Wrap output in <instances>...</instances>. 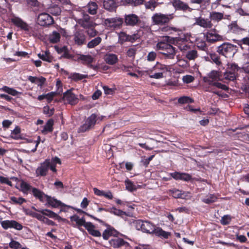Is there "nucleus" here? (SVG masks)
Here are the masks:
<instances>
[{
	"instance_id": "c03bdc74",
	"label": "nucleus",
	"mask_w": 249,
	"mask_h": 249,
	"mask_svg": "<svg viewBox=\"0 0 249 249\" xmlns=\"http://www.w3.org/2000/svg\"><path fill=\"white\" fill-rule=\"evenodd\" d=\"M109 209L111 210V211L109 212V213H112L114 215L120 216L121 217H123L124 215H127L126 212H124L122 210L117 209L114 207L110 208Z\"/></svg>"
},
{
	"instance_id": "7ed1b4c3",
	"label": "nucleus",
	"mask_w": 249,
	"mask_h": 249,
	"mask_svg": "<svg viewBox=\"0 0 249 249\" xmlns=\"http://www.w3.org/2000/svg\"><path fill=\"white\" fill-rule=\"evenodd\" d=\"M77 23L81 27L85 29H88V34L91 36H94L96 35L97 32L94 29L95 23L91 20V17L88 14H84L82 18L78 19Z\"/></svg>"
},
{
	"instance_id": "7c9ffc66",
	"label": "nucleus",
	"mask_w": 249,
	"mask_h": 249,
	"mask_svg": "<svg viewBox=\"0 0 249 249\" xmlns=\"http://www.w3.org/2000/svg\"><path fill=\"white\" fill-rule=\"evenodd\" d=\"M53 120L52 119L47 121L46 124L44 125L41 133L43 134H47L48 133L52 132L53 131Z\"/></svg>"
},
{
	"instance_id": "f3484780",
	"label": "nucleus",
	"mask_w": 249,
	"mask_h": 249,
	"mask_svg": "<svg viewBox=\"0 0 249 249\" xmlns=\"http://www.w3.org/2000/svg\"><path fill=\"white\" fill-rule=\"evenodd\" d=\"M18 189V187H16ZM18 190L22 192L24 194L27 195L29 192H31L33 195L35 197V190H40L39 189L32 187L30 184L28 183L23 180H20V188Z\"/></svg>"
},
{
	"instance_id": "4d7b16f0",
	"label": "nucleus",
	"mask_w": 249,
	"mask_h": 249,
	"mask_svg": "<svg viewBox=\"0 0 249 249\" xmlns=\"http://www.w3.org/2000/svg\"><path fill=\"white\" fill-rule=\"evenodd\" d=\"M230 32L232 33H237L239 31V27L236 22H232L228 26Z\"/></svg>"
},
{
	"instance_id": "473e14b6",
	"label": "nucleus",
	"mask_w": 249,
	"mask_h": 249,
	"mask_svg": "<svg viewBox=\"0 0 249 249\" xmlns=\"http://www.w3.org/2000/svg\"><path fill=\"white\" fill-rule=\"evenodd\" d=\"M170 192L172 193V196L175 198H180L182 199H185L189 196L188 192H182L179 190H173Z\"/></svg>"
},
{
	"instance_id": "a19ab883",
	"label": "nucleus",
	"mask_w": 249,
	"mask_h": 249,
	"mask_svg": "<svg viewBox=\"0 0 249 249\" xmlns=\"http://www.w3.org/2000/svg\"><path fill=\"white\" fill-rule=\"evenodd\" d=\"M60 35L56 31H53L49 37L50 41L53 43H56L59 41Z\"/></svg>"
},
{
	"instance_id": "3c124183",
	"label": "nucleus",
	"mask_w": 249,
	"mask_h": 249,
	"mask_svg": "<svg viewBox=\"0 0 249 249\" xmlns=\"http://www.w3.org/2000/svg\"><path fill=\"white\" fill-rule=\"evenodd\" d=\"M193 102H194V100L188 96H182L178 99V103L180 104L192 103Z\"/></svg>"
},
{
	"instance_id": "cd10ccee",
	"label": "nucleus",
	"mask_w": 249,
	"mask_h": 249,
	"mask_svg": "<svg viewBox=\"0 0 249 249\" xmlns=\"http://www.w3.org/2000/svg\"><path fill=\"white\" fill-rule=\"evenodd\" d=\"M95 226L91 222L87 225L86 230L89 233L94 237H101V233L99 231L95 229Z\"/></svg>"
},
{
	"instance_id": "0eeeda50",
	"label": "nucleus",
	"mask_w": 249,
	"mask_h": 249,
	"mask_svg": "<svg viewBox=\"0 0 249 249\" xmlns=\"http://www.w3.org/2000/svg\"><path fill=\"white\" fill-rule=\"evenodd\" d=\"M109 244L111 247L115 249H120L122 247L126 249L130 248L129 244L124 239L118 237V235L112 238L109 241Z\"/></svg>"
},
{
	"instance_id": "4c0bfd02",
	"label": "nucleus",
	"mask_w": 249,
	"mask_h": 249,
	"mask_svg": "<svg viewBox=\"0 0 249 249\" xmlns=\"http://www.w3.org/2000/svg\"><path fill=\"white\" fill-rule=\"evenodd\" d=\"M20 128L19 126H17L11 132V138L15 140L21 139V137L20 136Z\"/></svg>"
},
{
	"instance_id": "39448f33",
	"label": "nucleus",
	"mask_w": 249,
	"mask_h": 249,
	"mask_svg": "<svg viewBox=\"0 0 249 249\" xmlns=\"http://www.w3.org/2000/svg\"><path fill=\"white\" fill-rule=\"evenodd\" d=\"M157 49L162 50L160 53L168 58H173L176 54L175 48L166 42L159 41L157 44Z\"/></svg>"
},
{
	"instance_id": "58836bf2",
	"label": "nucleus",
	"mask_w": 249,
	"mask_h": 249,
	"mask_svg": "<svg viewBox=\"0 0 249 249\" xmlns=\"http://www.w3.org/2000/svg\"><path fill=\"white\" fill-rule=\"evenodd\" d=\"M10 199L9 202L13 204L21 205L26 202V200L22 197L17 198L15 196H12L10 198Z\"/></svg>"
},
{
	"instance_id": "9d476101",
	"label": "nucleus",
	"mask_w": 249,
	"mask_h": 249,
	"mask_svg": "<svg viewBox=\"0 0 249 249\" xmlns=\"http://www.w3.org/2000/svg\"><path fill=\"white\" fill-rule=\"evenodd\" d=\"M140 22L139 17L135 14H125L124 16V23L126 26L134 27Z\"/></svg>"
},
{
	"instance_id": "09e8293b",
	"label": "nucleus",
	"mask_w": 249,
	"mask_h": 249,
	"mask_svg": "<svg viewBox=\"0 0 249 249\" xmlns=\"http://www.w3.org/2000/svg\"><path fill=\"white\" fill-rule=\"evenodd\" d=\"M217 197L214 195H210L206 196V198L202 199V201L206 204H211L216 201Z\"/></svg>"
},
{
	"instance_id": "72a5a7b5",
	"label": "nucleus",
	"mask_w": 249,
	"mask_h": 249,
	"mask_svg": "<svg viewBox=\"0 0 249 249\" xmlns=\"http://www.w3.org/2000/svg\"><path fill=\"white\" fill-rule=\"evenodd\" d=\"M177 45L181 51H186L188 46L186 44V40L184 38H178L176 40Z\"/></svg>"
},
{
	"instance_id": "f03ea898",
	"label": "nucleus",
	"mask_w": 249,
	"mask_h": 249,
	"mask_svg": "<svg viewBox=\"0 0 249 249\" xmlns=\"http://www.w3.org/2000/svg\"><path fill=\"white\" fill-rule=\"evenodd\" d=\"M88 216L91 218L98 221L103 226L107 227V229L104 230L103 232L102 237L104 240H107L111 236L114 237L116 235H119L120 233L114 227L106 223L102 220L94 216L93 215H88Z\"/></svg>"
},
{
	"instance_id": "1a4fd4ad",
	"label": "nucleus",
	"mask_w": 249,
	"mask_h": 249,
	"mask_svg": "<svg viewBox=\"0 0 249 249\" xmlns=\"http://www.w3.org/2000/svg\"><path fill=\"white\" fill-rule=\"evenodd\" d=\"M11 21L15 26L26 33H29L31 29V27L26 22L19 17H13L11 18Z\"/></svg>"
},
{
	"instance_id": "a878e982",
	"label": "nucleus",
	"mask_w": 249,
	"mask_h": 249,
	"mask_svg": "<svg viewBox=\"0 0 249 249\" xmlns=\"http://www.w3.org/2000/svg\"><path fill=\"white\" fill-rule=\"evenodd\" d=\"M70 218L71 221L75 222L77 226H84L86 229L87 225L91 223L90 222H86L85 219L84 217L80 218L76 214L71 216Z\"/></svg>"
},
{
	"instance_id": "a211bd4d",
	"label": "nucleus",
	"mask_w": 249,
	"mask_h": 249,
	"mask_svg": "<svg viewBox=\"0 0 249 249\" xmlns=\"http://www.w3.org/2000/svg\"><path fill=\"white\" fill-rule=\"evenodd\" d=\"M205 37L206 40L210 43H214L223 40V36L216 33L215 29L207 32L206 33Z\"/></svg>"
},
{
	"instance_id": "052dcab7",
	"label": "nucleus",
	"mask_w": 249,
	"mask_h": 249,
	"mask_svg": "<svg viewBox=\"0 0 249 249\" xmlns=\"http://www.w3.org/2000/svg\"><path fill=\"white\" fill-rule=\"evenodd\" d=\"M9 247L11 249H18L21 248V245L18 242L12 240L9 243Z\"/></svg>"
},
{
	"instance_id": "13d9d810",
	"label": "nucleus",
	"mask_w": 249,
	"mask_h": 249,
	"mask_svg": "<svg viewBox=\"0 0 249 249\" xmlns=\"http://www.w3.org/2000/svg\"><path fill=\"white\" fill-rule=\"evenodd\" d=\"M210 56L211 60L217 65H220L221 64L220 58L216 54L211 53Z\"/></svg>"
},
{
	"instance_id": "5fc2aeb1",
	"label": "nucleus",
	"mask_w": 249,
	"mask_h": 249,
	"mask_svg": "<svg viewBox=\"0 0 249 249\" xmlns=\"http://www.w3.org/2000/svg\"><path fill=\"white\" fill-rule=\"evenodd\" d=\"M29 214L32 217L36 218L37 219H38V220L42 221V222H43V221L45 219V217L44 216V215H43L41 213H35V212H31Z\"/></svg>"
},
{
	"instance_id": "423d86ee",
	"label": "nucleus",
	"mask_w": 249,
	"mask_h": 249,
	"mask_svg": "<svg viewBox=\"0 0 249 249\" xmlns=\"http://www.w3.org/2000/svg\"><path fill=\"white\" fill-rule=\"evenodd\" d=\"M136 228L138 230L143 232L151 233L156 232L155 226L149 221L138 220L136 221Z\"/></svg>"
},
{
	"instance_id": "f8f14e48",
	"label": "nucleus",
	"mask_w": 249,
	"mask_h": 249,
	"mask_svg": "<svg viewBox=\"0 0 249 249\" xmlns=\"http://www.w3.org/2000/svg\"><path fill=\"white\" fill-rule=\"evenodd\" d=\"M49 165H50V160L49 159H46L43 162L41 163L40 166L36 169V176H46L49 169Z\"/></svg>"
},
{
	"instance_id": "e2e57ef3",
	"label": "nucleus",
	"mask_w": 249,
	"mask_h": 249,
	"mask_svg": "<svg viewBox=\"0 0 249 249\" xmlns=\"http://www.w3.org/2000/svg\"><path fill=\"white\" fill-rule=\"evenodd\" d=\"M0 182L2 184H6L10 186H12V183L7 178L0 176Z\"/></svg>"
},
{
	"instance_id": "680f3d73",
	"label": "nucleus",
	"mask_w": 249,
	"mask_h": 249,
	"mask_svg": "<svg viewBox=\"0 0 249 249\" xmlns=\"http://www.w3.org/2000/svg\"><path fill=\"white\" fill-rule=\"evenodd\" d=\"M145 75H148L151 78H156V71L154 70L149 69L143 71Z\"/></svg>"
},
{
	"instance_id": "f704fd0d",
	"label": "nucleus",
	"mask_w": 249,
	"mask_h": 249,
	"mask_svg": "<svg viewBox=\"0 0 249 249\" xmlns=\"http://www.w3.org/2000/svg\"><path fill=\"white\" fill-rule=\"evenodd\" d=\"M224 15L222 13L213 11L210 13L209 18L212 20L219 21L223 18Z\"/></svg>"
},
{
	"instance_id": "de8ad7c7",
	"label": "nucleus",
	"mask_w": 249,
	"mask_h": 249,
	"mask_svg": "<svg viewBox=\"0 0 249 249\" xmlns=\"http://www.w3.org/2000/svg\"><path fill=\"white\" fill-rule=\"evenodd\" d=\"M88 77L87 75L81 74L78 73H74L71 74L70 78L73 81L76 82L86 78Z\"/></svg>"
},
{
	"instance_id": "6ab92c4d",
	"label": "nucleus",
	"mask_w": 249,
	"mask_h": 249,
	"mask_svg": "<svg viewBox=\"0 0 249 249\" xmlns=\"http://www.w3.org/2000/svg\"><path fill=\"white\" fill-rule=\"evenodd\" d=\"M195 22L194 25H198L201 27L206 29H211L213 27V24L211 20L199 17L195 18Z\"/></svg>"
},
{
	"instance_id": "69168bd1",
	"label": "nucleus",
	"mask_w": 249,
	"mask_h": 249,
	"mask_svg": "<svg viewBox=\"0 0 249 249\" xmlns=\"http://www.w3.org/2000/svg\"><path fill=\"white\" fill-rule=\"evenodd\" d=\"M43 112L45 114H49V116L52 115L54 112V108L50 109L48 106H45L43 107Z\"/></svg>"
},
{
	"instance_id": "864d4df0",
	"label": "nucleus",
	"mask_w": 249,
	"mask_h": 249,
	"mask_svg": "<svg viewBox=\"0 0 249 249\" xmlns=\"http://www.w3.org/2000/svg\"><path fill=\"white\" fill-rule=\"evenodd\" d=\"M144 4L146 9L154 11L156 8V0H151L148 2H146Z\"/></svg>"
},
{
	"instance_id": "49530a36",
	"label": "nucleus",
	"mask_w": 249,
	"mask_h": 249,
	"mask_svg": "<svg viewBox=\"0 0 249 249\" xmlns=\"http://www.w3.org/2000/svg\"><path fill=\"white\" fill-rule=\"evenodd\" d=\"M208 77L214 81L220 80L219 72L217 71H212L208 75Z\"/></svg>"
},
{
	"instance_id": "6e6552de",
	"label": "nucleus",
	"mask_w": 249,
	"mask_h": 249,
	"mask_svg": "<svg viewBox=\"0 0 249 249\" xmlns=\"http://www.w3.org/2000/svg\"><path fill=\"white\" fill-rule=\"evenodd\" d=\"M97 115L95 114H92L85 121V123L78 129L79 132H85L93 128L96 124L97 121Z\"/></svg>"
},
{
	"instance_id": "6e6d98bb",
	"label": "nucleus",
	"mask_w": 249,
	"mask_h": 249,
	"mask_svg": "<svg viewBox=\"0 0 249 249\" xmlns=\"http://www.w3.org/2000/svg\"><path fill=\"white\" fill-rule=\"evenodd\" d=\"M231 217L229 215H225L223 216L220 222L223 225H226L229 224L230 222L231 221Z\"/></svg>"
},
{
	"instance_id": "4468645a",
	"label": "nucleus",
	"mask_w": 249,
	"mask_h": 249,
	"mask_svg": "<svg viewBox=\"0 0 249 249\" xmlns=\"http://www.w3.org/2000/svg\"><path fill=\"white\" fill-rule=\"evenodd\" d=\"M71 89L67 90L63 93V99L71 106L76 105L79 101L77 97L72 92Z\"/></svg>"
},
{
	"instance_id": "37998d69",
	"label": "nucleus",
	"mask_w": 249,
	"mask_h": 249,
	"mask_svg": "<svg viewBox=\"0 0 249 249\" xmlns=\"http://www.w3.org/2000/svg\"><path fill=\"white\" fill-rule=\"evenodd\" d=\"M125 188L128 191L132 192L137 190V187L133 183L128 179H127L124 181Z\"/></svg>"
},
{
	"instance_id": "20e7f679",
	"label": "nucleus",
	"mask_w": 249,
	"mask_h": 249,
	"mask_svg": "<svg viewBox=\"0 0 249 249\" xmlns=\"http://www.w3.org/2000/svg\"><path fill=\"white\" fill-rule=\"evenodd\" d=\"M236 46L228 43H224L218 46L217 52L226 57H231L237 52Z\"/></svg>"
},
{
	"instance_id": "aec40b11",
	"label": "nucleus",
	"mask_w": 249,
	"mask_h": 249,
	"mask_svg": "<svg viewBox=\"0 0 249 249\" xmlns=\"http://www.w3.org/2000/svg\"><path fill=\"white\" fill-rule=\"evenodd\" d=\"M231 71H229L225 73V78L230 81H234L236 79L237 72L239 68L236 64H233L231 65Z\"/></svg>"
},
{
	"instance_id": "f257e3e1",
	"label": "nucleus",
	"mask_w": 249,
	"mask_h": 249,
	"mask_svg": "<svg viewBox=\"0 0 249 249\" xmlns=\"http://www.w3.org/2000/svg\"><path fill=\"white\" fill-rule=\"evenodd\" d=\"M35 191L36 192H34L35 197L42 203L47 201L46 205L47 206H51L53 208H58L60 207L61 208L66 207H69L60 200L45 194L41 190H35Z\"/></svg>"
},
{
	"instance_id": "a18cd8bd",
	"label": "nucleus",
	"mask_w": 249,
	"mask_h": 249,
	"mask_svg": "<svg viewBox=\"0 0 249 249\" xmlns=\"http://www.w3.org/2000/svg\"><path fill=\"white\" fill-rule=\"evenodd\" d=\"M128 35L124 32H121L119 34V42L123 44L125 42H128Z\"/></svg>"
},
{
	"instance_id": "ddd939ff",
	"label": "nucleus",
	"mask_w": 249,
	"mask_h": 249,
	"mask_svg": "<svg viewBox=\"0 0 249 249\" xmlns=\"http://www.w3.org/2000/svg\"><path fill=\"white\" fill-rule=\"evenodd\" d=\"M37 21L38 24L42 26H47L53 23V19L52 16L46 13L39 15Z\"/></svg>"
},
{
	"instance_id": "b1692460",
	"label": "nucleus",
	"mask_w": 249,
	"mask_h": 249,
	"mask_svg": "<svg viewBox=\"0 0 249 249\" xmlns=\"http://www.w3.org/2000/svg\"><path fill=\"white\" fill-rule=\"evenodd\" d=\"M85 8L89 14L95 15L97 13L98 5L96 2L90 1L87 4Z\"/></svg>"
},
{
	"instance_id": "0e129e2a",
	"label": "nucleus",
	"mask_w": 249,
	"mask_h": 249,
	"mask_svg": "<svg viewBox=\"0 0 249 249\" xmlns=\"http://www.w3.org/2000/svg\"><path fill=\"white\" fill-rule=\"evenodd\" d=\"M46 81V79L44 77L41 76L40 77H37L36 84L37 85L38 87L42 88L45 84Z\"/></svg>"
},
{
	"instance_id": "8fccbe9b",
	"label": "nucleus",
	"mask_w": 249,
	"mask_h": 249,
	"mask_svg": "<svg viewBox=\"0 0 249 249\" xmlns=\"http://www.w3.org/2000/svg\"><path fill=\"white\" fill-rule=\"evenodd\" d=\"M186 57L189 60H194L197 57V53L196 50H191L187 52Z\"/></svg>"
},
{
	"instance_id": "603ef678",
	"label": "nucleus",
	"mask_w": 249,
	"mask_h": 249,
	"mask_svg": "<svg viewBox=\"0 0 249 249\" xmlns=\"http://www.w3.org/2000/svg\"><path fill=\"white\" fill-rule=\"evenodd\" d=\"M137 49L134 47L130 48L126 52V55L128 57L134 59L136 54Z\"/></svg>"
},
{
	"instance_id": "5701e85b",
	"label": "nucleus",
	"mask_w": 249,
	"mask_h": 249,
	"mask_svg": "<svg viewBox=\"0 0 249 249\" xmlns=\"http://www.w3.org/2000/svg\"><path fill=\"white\" fill-rule=\"evenodd\" d=\"M35 210L38 212L41 213L44 215L47 216L50 218H54L55 219L58 220L59 221L62 220L63 219L59 215H58L57 213H55L52 211H51L48 209H43V210H37L34 208Z\"/></svg>"
},
{
	"instance_id": "412c9836",
	"label": "nucleus",
	"mask_w": 249,
	"mask_h": 249,
	"mask_svg": "<svg viewBox=\"0 0 249 249\" xmlns=\"http://www.w3.org/2000/svg\"><path fill=\"white\" fill-rule=\"evenodd\" d=\"M168 73L166 66L157 62V79L166 77Z\"/></svg>"
},
{
	"instance_id": "79ce46f5",
	"label": "nucleus",
	"mask_w": 249,
	"mask_h": 249,
	"mask_svg": "<svg viewBox=\"0 0 249 249\" xmlns=\"http://www.w3.org/2000/svg\"><path fill=\"white\" fill-rule=\"evenodd\" d=\"M102 41V38L98 36L93 39H92L91 41H90L87 45V47L89 48H93L99 45Z\"/></svg>"
},
{
	"instance_id": "2eb2a0df",
	"label": "nucleus",
	"mask_w": 249,
	"mask_h": 249,
	"mask_svg": "<svg viewBox=\"0 0 249 249\" xmlns=\"http://www.w3.org/2000/svg\"><path fill=\"white\" fill-rule=\"evenodd\" d=\"M1 225L5 230L9 228H14L17 230L20 231L23 228V226L15 220H4L1 222Z\"/></svg>"
},
{
	"instance_id": "dca6fc26",
	"label": "nucleus",
	"mask_w": 249,
	"mask_h": 249,
	"mask_svg": "<svg viewBox=\"0 0 249 249\" xmlns=\"http://www.w3.org/2000/svg\"><path fill=\"white\" fill-rule=\"evenodd\" d=\"M119 5L116 0H104L103 1V8L111 13H115Z\"/></svg>"
},
{
	"instance_id": "e433bc0d",
	"label": "nucleus",
	"mask_w": 249,
	"mask_h": 249,
	"mask_svg": "<svg viewBox=\"0 0 249 249\" xmlns=\"http://www.w3.org/2000/svg\"><path fill=\"white\" fill-rule=\"evenodd\" d=\"M79 59L82 61L83 63L86 65H90L93 62V57L90 55H81Z\"/></svg>"
},
{
	"instance_id": "c85d7f7f",
	"label": "nucleus",
	"mask_w": 249,
	"mask_h": 249,
	"mask_svg": "<svg viewBox=\"0 0 249 249\" xmlns=\"http://www.w3.org/2000/svg\"><path fill=\"white\" fill-rule=\"evenodd\" d=\"M74 39L76 44L82 45L85 43L86 36L83 32L79 31L74 34Z\"/></svg>"
},
{
	"instance_id": "774afa93",
	"label": "nucleus",
	"mask_w": 249,
	"mask_h": 249,
	"mask_svg": "<svg viewBox=\"0 0 249 249\" xmlns=\"http://www.w3.org/2000/svg\"><path fill=\"white\" fill-rule=\"evenodd\" d=\"M140 36L137 34H134L132 35H128V42H131L132 43L134 42L138 39L140 38Z\"/></svg>"
},
{
	"instance_id": "c756f323",
	"label": "nucleus",
	"mask_w": 249,
	"mask_h": 249,
	"mask_svg": "<svg viewBox=\"0 0 249 249\" xmlns=\"http://www.w3.org/2000/svg\"><path fill=\"white\" fill-rule=\"evenodd\" d=\"M38 57L43 61L51 63L53 60V57L51 55L49 50H46L42 52V53H39L37 54Z\"/></svg>"
},
{
	"instance_id": "9b49d317",
	"label": "nucleus",
	"mask_w": 249,
	"mask_h": 249,
	"mask_svg": "<svg viewBox=\"0 0 249 249\" xmlns=\"http://www.w3.org/2000/svg\"><path fill=\"white\" fill-rule=\"evenodd\" d=\"M108 27L113 29L120 28L124 23V18L120 17L108 18L105 20Z\"/></svg>"
},
{
	"instance_id": "4be33fe9",
	"label": "nucleus",
	"mask_w": 249,
	"mask_h": 249,
	"mask_svg": "<svg viewBox=\"0 0 249 249\" xmlns=\"http://www.w3.org/2000/svg\"><path fill=\"white\" fill-rule=\"evenodd\" d=\"M172 4L176 10L185 11L188 9L190 11L192 10L187 4L180 0H173Z\"/></svg>"
},
{
	"instance_id": "338daca9",
	"label": "nucleus",
	"mask_w": 249,
	"mask_h": 249,
	"mask_svg": "<svg viewBox=\"0 0 249 249\" xmlns=\"http://www.w3.org/2000/svg\"><path fill=\"white\" fill-rule=\"evenodd\" d=\"M182 80L184 83H190L194 80V77L190 75L184 76L182 78Z\"/></svg>"
},
{
	"instance_id": "393cba45",
	"label": "nucleus",
	"mask_w": 249,
	"mask_h": 249,
	"mask_svg": "<svg viewBox=\"0 0 249 249\" xmlns=\"http://www.w3.org/2000/svg\"><path fill=\"white\" fill-rule=\"evenodd\" d=\"M173 16L172 15H163L157 14V24H162L166 23L169 20L172 19Z\"/></svg>"
},
{
	"instance_id": "bf43d9fd",
	"label": "nucleus",
	"mask_w": 249,
	"mask_h": 249,
	"mask_svg": "<svg viewBox=\"0 0 249 249\" xmlns=\"http://www.w3.org/2000/svg\"><path fill=\"white\" fill-rule=\"evenodd\" d=\"M56 95V93L55 92H50L45 94V99L47 100L48 103H50L53 100V98Z\"/></svg>"
},
{
	"instance_id": "ea45409f",
	"label": "nucleus",
	"mask_w": 249,
	"mask_h": 249,
	"mask_svg": "<svg viewBox=\"0 0 249 249\" xmlns=\"http://www.w3.org/2000/svg\"><path fill=\"white\" fill-rule=\"evenodd\" d=\"M1 89L4 92L12 96H17L18 94H21V92L17 91L16 89L7 86L3 87Z\"/></svg>"
},
{
	"instance_id": "c9c22d12",
	"label": "nucleus",
	"mask_w": 249,
	"mask_h": 249,
	"mask_svg": "<svg viewBox=\"0 0 249 249\" xmlns=\"http://www.w3.org/2000/svg\"><path fill=\"white\" fill-rule=\"evenodd\" d=\"M171 235L170 232L163 231L161 228L157 227V236L162 239H167Z\"/></svg>"
},
{
	"instance_id": "2f4dec72",
	"label": "nucleus",
	"mask_w": 249,
	"mask_h": 249,
	"mask_svg": "<svg viewBox=\"0 0 249 249\" xmlns=\"http://www.w3.org/2000/svg\"><path fill=\"white\" fill-rule=\"evenodd\" d=\"M144 0H121V2L123 5H130L133 7H136L142 4Z\"/></svg>"
},
{
	"instance_id": "bb28decb",
	"label": "nucleus",
	"mask_w": 249,
	"mask_h": 249,
	"mask_svg": "<svg viewBox=\"0 0 249 249\" xmlns=\"http://www.w3.org/2000/svg\"><path fill=\"white\" fill-rule=\"evenodd\" d=\"M104 60L106 63L113 65L118 62V58L117 55L115 54L107 53L104 57Z\"/></svg>"
}]
</instances>
